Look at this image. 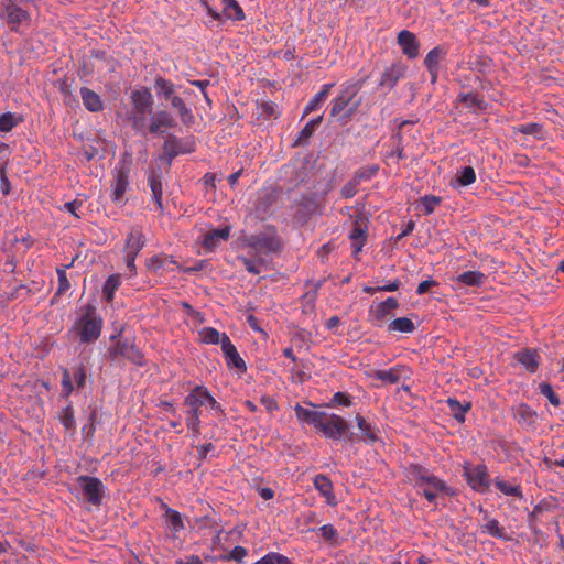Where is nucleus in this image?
Here are the masks:
<instances>
[{
  "mask_svg": "<svg viewBox=\"0 0 564 564\" xmlns=\"http://www.w3.org/2000/svg\"><path fill=\"white\" fill-rule=\"evenodd\" d=\"M415 330L414 323L408 317H398L388 325V332L411 334Z\"/></svg>",
  "mask_w": 564,
  "mask_h": 564,
  "instance_id": "38",
  "label": "nucleus"
},
{
  "mask_svg": "<svg viewBox=\"0 0 564 564\" xmlns=\"http://www.w3.org/2000/svg\"><path fill=\"white\" fill-rule=\"evenodd\" d=\"M221 350L228 367L236 368L240 372L247 371L246 362L226 333H223Z\"/></svg>",
  "mask_w": 564,
  "mask_h": 564,
  "instance_id": "16",
  "label": "nucleus"
},
{
  "mask_svg": "<svg viewBox=\"0 0 564 564\" xmlns=\"http://www.w3.org/2000/svg\"><path fill=\"white\" fill-rule=\"evenodd\" d=\"M229 236H230V227L229 226H226L224 228L213 229L204 236L203 247L208 251H213L219 245L220 241L228 240Z\"/></svg>",
  "mask_w": 564,
  "mask_h": 564,
  "instance_id": "24",
  "label": "nucleus"
},
{
  "mask_svg": "<svg viewBox=\"0 0 564 564\" xmlns=\"http://www.w3.org/2000/svg\"><path fill=\"white\" fill-rule=\"evenodd\" d=\"M378 172H379L378 164H370V165L361 166L360 169H358L355 172L354 178L356 180V182H358L360 184L364 181L371 180L373 176H376L378 174Z\"/></svg>",
  "mask_w": 564,
  "mask_h": 564,
  "instance_id": "46",
  "label": "nucleus"
},
{
  "mask_svg": "<svg viewBox=\"0 0 564 564\" xmlns=\"http://www.w3.org/2000/svg\"><path fill=\"white\" fill-rule=\"evenodd\" d=\"M399 307V302L395 297H388L386 301L381 302L376 310H370V314H373L375 319L378 323H382L387 319L391 310H395ZM380 326V324H377Z\"/></svg>",
  "mask_w": 564,
  "mask_h": 564,
  "instance_id": "28",
  "label": "nucleus"
},
{
  "mask_svg": "<svg viewBox=\"0 0 564 564\" xmlns=\"http://www.w3.org/2000/svg\"><path fill=\"white\" fill-rule=\"evenodd\" d=\"M79 93L83 104L88 111L99 112L104 109L102 100L97 93L87 87H82Z\"/></svg>",
  "mask_w": 564,
  "mask_h": 564,
  "instance_id": "25",
  "label": "nucleus"
},
{
  "mask_svg": "<svg viewBox=\"0 0 564 564\" xmlns=\"http://www.w3.org/2000/svg\"><path fill=\"white\" fill-rule=\"evenodd\" d=\"M145 242L147 240L142 229L140 227H132L126 239V253L138 256L144 248Z\"/></svg>",
  "mask_w": 564,
  "mask_h": 564,
  "instance_id": "19",
  "label": "nucleus"
},
{
  "mask_svg": "<svg viewBox=\"0 0 564 564\" xmlns=\"http://www.w3.org/2000/svg\"><path fill=\"white\" fill-rule=\"evenodd\" d=\"M455 181L458 186H468L476 181V173L471 166H464L457 171Z\"/></svg>",
  "mask_w": 564,
  "mask_h": 564,
  "instance_id": "43",
  "label": "nucleus"
},
{
  "mask_svg": "<svg viewBox=\"0 0 564 564\" xmlns=\"http://www.w3.org/2000/svg\"><path fill=\"white\" fill-rule=\"evenodd\" d=\"M464 477L467 484L476 491L484 492L489 488V475L487 467L482 464L465 466Z\"/></svg>",
  "mask_w": 564,
  "mask_h": 564,
  "instance_id": "11",
  "label": "nucleus"
},
{
  "mask_svg": "<svg viewBox=\"0 0 564 564\" xmlns=\"http://www.w3.org/2000/svg\"><path fill=\"white\" fill-rule=\"evenodd\" d=\"M246 555H247V550L243 546L237 545L231 550V552L229 553L227 558L240 563V562H242V560Z\"/></svg>",
  "mask_w": 564,
  "mask_h": 564,
  "instance_id": "64",
  "label": "nucleus"
},
{
  "mask_svg": "<svg viewBox=\"0 0 564 564\" xmlns=\"http://www.w3.org/2000/svg\"><path fill=\"white\" fill-rule=\"evenodd\" d=\"M404 371V367H395L389 370H378L376 371L375 377L381 381L393 384L400 381L402 372Z\"/></svg>",
  "mask_w": 564,
  "mask_h": 564,
  "instance_id": "40",
  "label": "nucleus"
},
{
  "mask_svg": "<svg viewBox=\"0 0 564 564\" xmlns=\"http://www.w3.org/2000/svg\"><path fill=\"white\" fill-rule=\"evenodd\" d=\"M333 87H334V84H325L322 87V90L319 93H317L312 98V100L305 106L304 116L317 110L321 107V105L327 99V97L330 93V89Z\"/></svg>",
  "mask_w": 564,
  "mask_h": 564,
  "instance_id": "33",
  "label": "nucleus"
},
{
  "mask_svg": "<svg viewBox=\"0 0 564 564\" xmlns=\"http://www.w3.org/2000/svg\"><path fill=\"white\" fill-rule=\"evenodd\" d=\"M446 403L452 412L453 417L459 423L465 422V414L471 408L470 402L462 404L457 399L448 398Z\"/></svg>",
  "mask_w": 564,
  "mask_h": 564,
  "instance_id": "34",
  "label": "nucleus"
},
{
  "mask_svg": "<svg viewBox=\"0 0 564 564\" xmlns=\"http://www.w3.org/2000/svg\"><path fill=\"white\" fill-rule=\"evenodd\" d=\"M458 100L467 108L473 109L474 111L476 109L485 110L487 108V102L484 98H480L475 93H462L458 95Z\"/></svg>",
  "mask_w": 564,
  "mask_h": 564,
  "instance_id": "31",
  "label": "nucleus"
},
{
  "mask_svg": "<svg viewBox=\"0 0 564 564\" xmlns=\"http://www.w3.org/2000/svg\"><path fill=\"white\" fill-rule=\"evenodd\" d=\"M253 564H292V562L280 553L270 552Z\"/></svg>",
  "mask_w": 564,
  "mask_h": 564,
  "instance_id": "54",
  "label": "nucleus"
},
{
  "mask_svg": "<svg viewBox=\"0 0 564 564\" xmlns=\"http://www.w3.org/2000/svg\"><path fill=\"white\" fill-rule=\"evenodd\" d=\"M514 359L529 372L534 373L540 365V356L535 349L524 348L514 354Z\"/></svg>",
  "mask_w": 564,
  "mask_h": 564,
  "instance_id": "22",
  "label": "nucleus"
},
{
  "mask_svg": "<svg viewBox=\"0 0 564 564\" xmlns=\"http://www.w3.org/2000/svg\"><path fill=\"white\" fill-rule=\"evenodd\" d=\"M176 120L167 110L162 109L151 116L150 123L147 124L145 134L162 135L167 129L175 128Z\"/></svg>",
  "mask_w": 564,
  "mask_h": 564,
  "instance_id": "12",
  "label": "nucleus"
},
{
  "mask_svg": "<svg viewBox=\"0 0 564 564\" xmlns=\"http://www.w3.org/2000/svg\"><path fill=\"white\" fill-rule=\"evenodd\" d=\"M0 18L6 21L11 31H18V28L31 17L26 10L18 7L14 0H4L0 6Z\"/></svg>",
  "mask_w": 564,
  "mask_h": 564,
  "instance_id": "9",
  "label": "nucleus"
},
{
  "mask_svg": "<svg viewBox=\"0 0 564 564\" xmlns=\"http://www.w3.org/2000/svg\"><path fill=\"white\" fill-rule=\"evenodd\" d=\"M516 416H517L519 423L527 424L528 426L533 427L535 424L538 414L528 404L521 403L517 409Z\"/></svg>",
  "mask_w": 564,
  "mask_h": 564,
  "instance_id": "36",
  "label": "nucleus"
},
{
  "mask_svg": "<svg viewBox=\"0 0 564 564\" xmlns=\"http://www.w3.org/2000/svg\"><path fill=\"white\" fill-rule=\"evenodd\" d=\"M456 281L467 286H481L486 281V275L480 271H466L460 273Z\"/></svg>",
  "mask_w": 564,
  "mask_h": 564,
  "instance_id": "32",
  "label": "nucleus"
},
{
  "mask_svg": "<svg viewBox=\"0 0 564 564\" xmlns=\"http://www.w3.org/2000/svg\"><path fill=\"white\" fill-rule=\"evenodd\" d=\"M351 241H364L367 240V225L361 219H357L354 223L352 229L349 234Z\"/></svg>",
  "mask_w": 564,
  "mask_h": 564,
  "instance_id": "50",
  "label": "nucleus"
},
{
  "mask_svg": "<svg viewBox=\"0 0 564 564\" xmlns=\"http://www.w3.org/2000/svg\"><path fill=\"white\" fill-rule=\"evenodd\" d=\"M317 430L321 431L326 437L337 441L343 438L344 434H347L348 423L340 415L335 413L329 414L326 412V416L321 421Z\"/></svg>",
  "mask_w": 564,
  "mask_h": 564,
  "instance_id": "10",
  "label": "nucleus"
},
{
  "mask_svg": "<svg viewBox=\"0 0 564 564\" xmlns=\"http://www.w3.org/2000/svg\"><path fill=\"white\" fill-rule=\"evenodd\" d=\"M162 180L163 172L160 165H151L147 172V182L152 193V199L155 203L158 209L163 212L162 203Z\"/></svg>",
  "mask_w": 564,
  "mask_h": 564,
  "instance_id": "13",
  "label": "nucleus"
},
{
  "mask_svg": "<svg viewBox=\"0 0 564 564\" xmlns=\"http://www.w3.org/2000/svg\"><path fill=\"white\" fill-rule=\"evenodd\" d=\"M313 484L316 490L326 499L327 505L332 507L337 505L333 482L328 476L318 474L314 477Z\"/></svg>",
  "mask_w": 564,
  "mask_h": 564,
  "instance_id": "20",
  "label": "nucleus"
},
{
  "mask_svg": "<svg viewBox=\"0 0 564 564\" xmlns=\"http://www.w3.org/2000/svg\"><path fill=\"white\" fill-rule=\"evenodd\" d=\"M442 202L441 197L434 195H425L421 198V204L423 206V214L430 215L434 212L435 207L440 205Z\"/></svg>",
  "mask_w": 564,
  "mask_h": 564,
  "instance_id": "58",
  "label": "nucleus"
},
{
  "mask_svg": "<svg viewBox=\"0 0 564 564\" xmlns=\"http://www.w3.org/2000/svg\"><path fill=\"white\" fill-rule=\"evenodd\" d=\"M447 51L445 47L438 45L432 48L424 58V66L426 68H440V62L446 56Z\"/></svg>",
  "mask_w": 564,
  "mask_h": 564,
  "instance_id": "35",
  "label": "nucleus"
},
{
  "mask_svg": "<svg viewBox=\"0 0 564 564\" xmlns=\"http://www.w3.org/2000/svg\"><path fill=\"white\" fill-rule=\"evenodd\" d=\"M84 499L91 506L99 507L105 497L106 487L99 478L82 475L77 478Z\"/></svg>",
  "mask_w": 564,
  "mask_h": 564,
  "instance_id": "8",
  "label": "nucleus"
},
{
  "mask_svg": "<svg viewBox=\"0 0 564 564\" xmlns=\"http://www.w3.org/2000/svg\"><path fill=\"white\" fill-rule=\"evenodd\" d=\"M199 336L205 344H220L223 341V334L213 327H204L199 330Z\"/></svg>",
  "mask_w": 564,
  "mask_h": 564,
  "instance_id": "47",
  "label": "nucleus"
},
{
  "mask_svg": "<svg viewBox=\"0 0 564 564\" xmlns=\"http://www.w3.org/2000/svg\"><path fill=\"white\" fill-rule=\"evenodd\" d=\"M97 408L89 406L88 422L82 427L84 438L91 440L96 432Z\"/></svg>",
  "mask_w": 564,
  "mask_h": 564,
  "instance_id": "44",
  "label": "nucleus"
},
{
  "mask_svg": "<svg viewBox=\"0 0 564 564\" xmlns=\"http://www.w3.org/2000/svg\"><path fill=\"white\" fill-rule=\"evenodd\" d=\"M130 98L132 108L127 119L135 132L145 135L147 116L152 113L153 96L148 87H142L133 90Z\"/></svg>",
  "mask_w": 564,
  "mask_h": 564,
  "instance_id": "3",
  "label": "nucleus"
},
{
  "mask_svg": "<svg viewBox=\"0 0 564 564\" xmlns=\"http://www.w3.org/2000/svg\"><path fill=\"white\" fill-rule=\"evenodd\" d=\"M539 389H540V393L543 394L545 398H547L550 403H552L555 406H558L561 404L558 397L556 395V393L554 392V390L550 383L542 382V383H540Z\"/></svg>",
  "mask_w": 564,
  "mask_h": 564,
  "instance_id": "60",
  "label": "nucleus"
},
{
  "mask_svg": "<svg viewBox=\"0 0 564 564\" xmlns=\"http://www.w3.org/2000/svg\"><path fill=\"white\" fill-rule=\"evenodd\" d=\"M406 67L402 64H392L390 67L386 68L381 75L378 86L387 87L388 89H393L398 82L405 76Z\"/></svg>",
  "mask_w": 564,
  "mask_h": 564,
  "instance_id": "18",
  "label": "nucleus"
},
{
  "mask_svg": "<svg viewBox=\"0 0 564 564\" xmlns=\"http://www.w3.org/2000/svg\"><path fill=\"white\" fill-rule=\"evenodd\" d=\"M21 122L15 113L6 112L0 116V132H9Z\"/></svg>",
  "mask_w": 564,
  "mask_h": 564,
  "instance_id": "49",
  "label": "nucleus"
},
{
  "mask_svg": "<svg viewBox=\"0 0 564 564\" xmlns=\"http://www.w3.org/2000/svg\"><path fill=\"white\" fill-rule=\"evenodd\" d=\"M101 328L102 318L96 313V307L91 304L85 306L84 313L73 327L83 344L95 343L101 334Z\"/></svg>",
  "mask_w": 564,
  "mask_h": 564,
  "instance_id": "5",
  "label": "nucleus"
},
{
  "mask_svg": "<svg viewBox=\"0 0 564 564\" xmlns=\"http://www.w3.org/2000/svg\"><path fill=\"white\" fill-rule=\"evenodd\" d=\"M410 475L415 486L422 489L423 496L430 502L435 501L440 494L452 496V489L438 477L432 475L425 467L419 464L410 465Z\"/></svg>",
  "mask_w": 564,
  "mask_h": 564,
  "instance_id": "4",
  "label": "nucleus"
},
{
  "mask_svg": "<svg viewBox=\"0 0 564 564\" xmlns=\"http://www.w3.org/2000/svg\"><path fill=\"white\" fill-rule=\"evenodd\" d=\"M165 517L167 525L173 533H177L184 530V522L178 511L171 508H166Z\"/></svg>",
  "mask_w": 564,
  "mask_h": 564,
  "instance_id": "41",
  "label": "nucleus"
},
{
  "mask_svg": "<svg viewBox=\"0 0 564 564\" xmlns=\"http://www.w3.org/2000/svg\"><path fill=\"white\" fill-rule=\"evenodd\" d=\"M367 76L347 82L332 102L330 117H336L337 121L344 126L348 123L361 105V99L354 100L367 80Z\"/></svg>",
  "mask_w": 564,
  "mask_h": 564,
  "instance_id": "2",
  "label": "nucleus"
},
{
  "mask_svg": "<svg viewBox=\"0 0 564 564\" xmlns=\"http://www.w3.org/2000/svg\"><path fill=\"white\" fill-rule=\"evenodd\" d=\"M238 260L241 261L246 270L252 274H259L260 265L264 263V260L261 258L253 260L247 257H239Z\"/></svg>",
  "mask_w": 564,
  "mask_h": 564,
  "instance_id": "59",
  "label": "nucleus"
},
{
  "mask_svg": "<svg viewBox=\"0 0 564 564\" xmlns=\"http://www.w3.org/2000/svg\"><path fill=\"white\" fill-rule=\"evenodd\" d=\"M74 391L70 372L64 369L62 376V393L64 397H68Z\"/></svg>",
  "mask_w": 564,
  "mask_h": 564,
  "instance_id": "62",
  "label": "nucleus"
},
{
  "mask_svg": "<svg viewBox=\"0 0 564 564\" xmlns=\"http://www.w3.org/2000/svg\"><path fill=\"white\" fill-rule=\"evenodd\" d=\"M129 173L130 169L128 165L122 164L113 171L112 187V202L118 204L123 199V195L129 186Z\"/></svg>",
  "mask_w": 564,
  "mask_h": 564,
  "instance_id": "14",
  "label": "nucleus"
},
{
  "mask_svg": "<svg viewBox=\"0 0 564 564\" xmlns=\"http://www.w3.org/2000/svg\"><path fill=\"white\" fill-rule=\"evenodd\" d=\"M207 403L210 409L223 412L220 403L209 393L204 386H196L184 399V404L188 406L186 411V426L194 436L200 435V408Z\"/></svg>",
  "mask_w": 564,
  "mask_h": 564,
  "instance_id": "1",
  "label": "nucleus"
},
{
  "mask_svg": "<svg viewBox=\"0 0 564 564\" xmlns=\"http://www.w3.org/2000/svg\"><path fill=\"white\" fill-rule=\"evenodd\" d=\"M555 507V498L551 497L550 499H543L536 506H534L533 510L528 516V520L535 521L539 514H542L544 511H550Z\"/></svg>",
  "mask_w": 564,
  "mask_h": 564,
  "instance_id": "48",
  "label": "nucleus"
},
{
  "mask_svg": "<svg viewBox=\"0 0 564 564\" xmlns=\"http://www.w3.org/2000/svg\"><path fill=\"white\" fill-rule=\"evenodd\" d=\"M163 153L159 156L160 161H164L167 165L166 172L170 170L173 160L182 154V153H189L192 152V149H186L182 147V141L177 137L170 134L162 147Z\"/></svg>",
  "mask_w": 564,
  "mask_h": 564,
  "instance_id": "15",
  "label": "nucleus"
},
{
  "mask_svg": "<svg viewBox=\"0 0 564 564\" xmlns=\"http://www.w3.org/2000/svg\"><path fill=\"white\" fill-rule=\"evenodd\" d=\"M247 245L256 252L276 253L282 249V243L276 235L275 229L268 228L257 235H251L247 238Z\"/></svg>",
  "mask_w": 564,
  "mask_h": 564,
  "instance_id": "6",
  "label": "nucleus"
},
{
  "mask_svg": "<svg viewBox=\"0 0 564 564\" xmlns=\"http://www.w3.org/2000/svg\"><path fill=\"white\" fill-rule=\"evenodd\" d=\"M497 489L505 494L506 496H513L518 498H523L520 486H512L505 480L497 479L495 482Z\"/></svg>",
  "mask_w": 564,
  "mask_h": 564,
  "instance_id": "52",
  "label": "nucleus"
},
{
  "mask_svg": "<svg viewBox=\"0 0 564 564\" xmlns=\"http://www.w3.org/2000/svg\"><path fill=\"white\" fill-rule=\"evenodd\" d=\"M350 406L351 405V397L346 392H336L333 395V399L328 403V406Z\"/></svg>",
  "mask_w": 564,
  "mask_h": 564,
  "instance_id": "61",
  "label": "nucleus"
},
{
  "mask_svg": "<svg viewBox=\"0 0 564 564\" xmlns=\"http://www.w3.org/2000/svg\"><path fill=\"white\" fill-rule=\"evenodd\" d=\"M517 130L523 134H532L538 140L544 139V137L542 134L543 127L540 123L531 122V123L522 124V126L518 127Z\"/></svg>",
  "mask_w": 564,
  "mask_h": 564,
  "instance_id": "55",
  "label": "nucleus"
},
{
  "mask_svg": "<svg viewBox=\"0 0 564 564\" xmlns=\"http://www.w3.org/2000/svg\"><path fill=\"white\" fill-rule=\"evenodd\" d=\"M294 412L299 421L313 425L315 429H317L321 421L326 416V412L324 411L306 409L300 404L295 405Z\"/></svg>",
  "mask_w": 564,
  "mask_h": 564,
  "instance_id": "23",
  "label": "nucleus"
},
{
  "mask_svg": "<svg viewBox=\"0 0 564 564\" xmlns=\"http://www.w3.org/2000/svg\"><path fill=\"white\" fill-rule=\"evenodd\" d=\"M223 7V15L234 21H242L245 13L236 0H219Z\"/></svg>",
  "mask_w": 564,
  "mask_h": 564,
  "instance_id": "30",
  "label": "nucleus"
},
{
  "mask_svg": "<svg viewBox=\"0 0 564 564\" xmlns=\"http://www.w3.org/2000/svg\"><path fill=\"white\" fill-rule=\"evenodd\" d=\"M171 107L176 111L183 126L192 127L195 122V117L185 100L180 95H175L170 101Z\"/></svg>",
  "mask_w": 564,
  "mask_h": 564,
  "instance_id": "21",
  "label": "nucleus"
},
{
  "mask_svg": "<svg viewBox=\"0 0 564 564\" xmlns=\"http://www.w3.org/2000/svg\"><path fill=\"white\" fill-rule=\"evenodd\" d=\"M299 163L300 166L295 169L292 180L295 183V186L308 182L313 174V167L311 166L308 161H303Z\"/></svg>",
  "mask_w": 564,
  "mask_h": 564,
  "instance_id": "39",
  "label": "nucleus"
},
{
  "mask_svg": "<svg viewBox=\"0 0 564 564\" xmlns=\"http://www.w3.org/2000/svg\"><path fill=\"white\" fill-rule=\"evenodd\" d=\"M121 284V279L119 274H111L102 286V296L108 302L111 303L113 301L115 292Z\"/></svg>",
  "mask_w": 564,
  "mask_h": 564,
  "instance_id": "37",
  "label": "nucleus"
},
{
  "mask_svg": "<svg viewBox=\"0 0 564 564\" xmlns=\"http://www.w3.org/2000/svg\"><path fill=\"white\" fill-rule=\"evenodd\" d=\"M123 327L110 336V341H116L121 358L130 361L131 364L143 367L145 365L144 354L139 349L134 343V338L122 337Z\"/></svg>",
  "mask_w": 564,
  "mask_h": 564,
  "instance_id": "7",
  "label": "nucleus"
},
{
  "mask_svg": "<svg viewBox=\"0 0 564 564\" xmlns=\"http://www.w3.org/2000/svg\"><path fill=\"white\" fill-rule=\"evenodd\" d=\"M70 265L72 264H68L62 269L61 268L56 269L57 278H58V289H57L55 296L61 295L69 290L70 283L66 276V269L69 268Z\"/></svg>",
  "mask_w": 564,
  "mask_h": 564,
  "instance_id": "57",
  "label": "nucleus"
},
{
  "mask_svg": "<svg viewBox=\"0 0 564 564\" xmlns=\"http://www.w3.org/2000/svg\"><path fill=\"white\" fill-rule=\"evenodd\" d=\"M58 419L67 431H72L73 433L76 431L74 409L70 403L59 411Z\"/></svg>",
  "mask_w": 564,
  "mask_h": 564,
  "instance_id": "42",
  "label": "nucleus"
},
{
  "mask_svg": "<svg viewBox=\"0 0 564 564\" xmlns=\"http://www.w3.org/2000/svg\"><path fill=\"white\" fill-rule=\"evenodd\" d=\"M356 423H357L358 429L361 432L360 438L362 441H365L369 444H373L377 441H379V437H378L379 429L377 426L368 423L366 421V419L364 416H361L360 414L356 415Z\"/></svg>",
  "mask_w": 564,
  "mask_h": 564,
  "instance_id": "26",
  "label": "nucleus"
},
{
  "mask_svg": "<svg viewBox=\"0 0 564 564\" xmlns=\"http://www.w3.org/2000/svg\"><path fill=\"white\" fill-rule=\"evenodd\" d=\"M491 66L492 59L488 56H477L475 61L470 62V69L482 75L489 73Z\"/></svg>",
  "mask_w": 564,
  "mask_h": 564,
  "instance_id": "51",
  "label": "nucleus"
},
{
  "mask_svg": "<svg viewBox=\"0 0 564 564\" xmlns=\"http://www.w3.org/2000/svg\"><path fill=\"white\" fill-rule=\"evenodd\" d=\"M318 534L332 545L338 544V532L332 524H324L318 529Z\"/></svg>",
  "mask_w": 564,
  "mask_h": 564,
  "instance_id": "53",
  "label": "nucleus"
},
{
  "mask_svg": "<svg viewBox=\"0 0 564 564\" xmlns=\"http://www.w3.org/2000/svg\"><path fill=\"white\" fill-rule=\"evenodd\" d=\"M154 88L156 96L165 101H170L176 95V86L171 80L162 76L155 77Z\"/></svg>",
  "mask_w": 564,
  "mask_h": 564,
  "instance_id": "27",
  "label": "nucleus"
},
{
  "mask_svg": "<svg viewBox=\"0 0 564 564\" xmlns=\"http://www.w3.org/2000/svg\"><path fill=\"white\" fill-rule=\"evenodd\" d=\"M359 185L358 182L352 177L349 182H347L341 187V195L345 198H351L357 194V186Z\"/></svg>",
  "mask_w": 564,
  "mask_h": 564,
  "instance_id": "63",
  "label": "nucleus"
},
{
  "mask_svg": "<svg viewBox=\"0 0 564 564\" xmlns=\"http://www.w3.org/2000/svg\"><path fill=\"white\" fill-rule=\"evenodd\" d=\"M397 41L402 50V53L409 59H414L419 56L420 42L413 32L402 30L401 32H399Z\"/></svg>",
  "mask_w": 564,
  "mask_h": 564,
  "instance_id": "17",
  "label": "nucleus"
},
{
  "mask_svg": "<svg viewBox=\"0 0 564 564\" xmlns=\"http://www.w3.org/2000/svg\"><path fill=\"white\" fill-rule=\"evenodd\" d=\"M323 117L319 116L310 120L304 128L299 132L296 140L293 142V147H301L307 143L308 139L313 135L315 130L322 123Z\"/></svg>",
  "mask_w": 564,
  "mask_h": 564,
  "instance_id": "29",
  "label": "nucleus"
},
{
  "mask_svg": "<svg viewBox=\"0 0 564 564\" xmlns=\"http://www.w3.org/2000/svg\"><path fill=\"white\" fill-rule=\"evenodd\" d=\"M481 529L494 538L509 541L510 538L506 535L505 529L500 527L496 519H490L481 527Z\"/></svg>",
  "mask_w": 564,
  "mask_h": 564,
  "instance_id": "45",
  "label": "nucleus"
},
{
  "mask_svg": "<svg viewBox=\"0 0 564 564\" xmlns=\"http://www.w3.org/2000/svg\"><path fill=\"white\" fill-rule=\"evenodd\" d=\"M72 380L75 381L77 389H83L86 384V369L83 364H79L72 369Z\"/></svg>",
  "mask_w": 564,
  "mask_h": 564,
  "instance_id": "56",
  "label": "nucleus"
}]
</instances>
